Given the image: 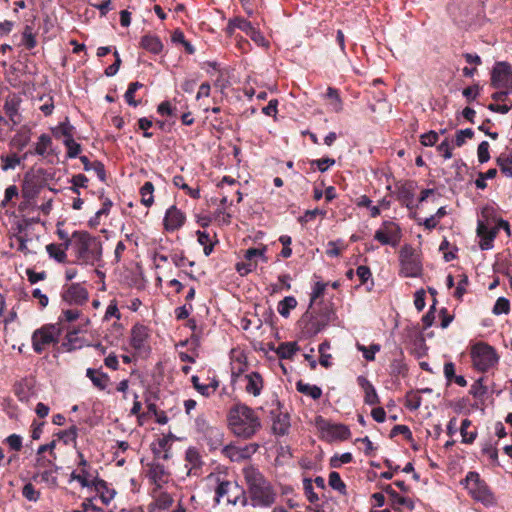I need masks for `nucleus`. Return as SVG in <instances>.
I'll return each instance as SVG.
<instances>
[{"label":"nucleus","instance_id":"obj_63","mask_svg":"<svg viewBox=\"0 0 512 512\" xmlns=\"http://www.w3.org/2000/svg\"><path fill=\"white\" fill-rule=\"evenodd\" d=\"M22 37H23V42H24L26 48L33 49L36 46V44H37L36 38L32 32V28L30 26L25 27Z\"/></svg>","mask_w":512,"mask_h":512},{"label":"nucleus","instance_id":"obj_18","mask_svg":"<svg viewBox=\"0 0 512 512\" xmlns=\"http://www.w3.org/2000/svg\"><path fill=\"white\" fill-rule=\"evenodd\" d=\"M90 487H93L100 494V499L104 504H109L115 496V491L109 489L106 481L93 475L90 480Z\"/></svg>","mask_w":512,"mask_h":512},{"label":"nucleus","instance_id":"obj_43","mask_svg":"<svg viewBox=\"0 0 512 512\" xmlns=\"http://www.w3.org/2000/svg\"><path fill=\"white\" fill-rule=\"evenodd\" d=\"M497 165L500 168V171L506 176V177H512V155L503 157L500 156L497 158Z\"/></svg>","mask_w":512,"mask_h":512},{"label":"nucleus","instance_id":"obj_39","mask_svg":"<svg viewBox=\"0 0 512 512\" xmlns=\"http://www.w3.org/2000/svg\"><path fill=\"white\" fill-rule=\"evenodd\" d=\"M328 483L331 488L340 492L341 494H346V484L342 481L340 474L338 472L332 471L329 474Z\"/></svg>","mask_w":512,"mask_h":512},{"label":"nucleus","instance_id":"obj_48","mask_svg":"<svg viewBox=\"0 0 512 512\" xmlns=\"http://www.w3.org/2000/svg\"><path fill=\"white\" fill-rule=\"evenodd\" d=\"M329 285L328 282L318 281L314 284L312 293L310 296V306L320 297L324 295L326 287Z\"/></svg>","mask_w":512,"mask_h":512},{"label":"nucleus","instance_id":"obj_17","mask_svg":"<svg viewBox=\"0 0 512 512\" xmlns=\"http://www.w3.org/2000/svg\"><path fill=\"white\" fill-rule=\"evenodd\" d=\"M148 338V329L146 326L136 324L131 330V346L138 351H142L145 348V344Z\"/></svg>","mask_w":512,"mask_h":512},{"label":"nucleus","instance_id":"obj_42","mask_svg":"<svg viewBox=\"0 0 512 512\" xmlns=\"http://www.w3.org/2000/svg\"><path fill=\"white\" fill-rule=\"evenodd\" d=\"M56 472L57 471H54V469H46L43 472H41L40 474L36 473L35 475H33L32 479L37 480L38 476H40L41 481H43L53 487H56L58 485L57 477L54 475Z\"/></svg>","mask_w":512,"mask_h":512},{"label":"nucleus","instance_id":"obj_45","mask_svg":"<svg viewBox=\"0 0 512 512\" xmlns=\"http://www.w3.org/2000/svg\"><path fill=\"white\" fill-rule=\"evenodd\" d=\"M357 348L359 351L362 352L363 357L367 361H373L375 359V354L380 350L379 344H371L369 347H366L361 344H357Z\"/></svg>","mask_w":512,"mask_h":512},{"label":"nucleus","instance_id":"obj_1","mask_svg":"<svg viewBox=\"0 0 512 512\" xmlns=\"http://www.w3.org/2000/svg\"><path fill=\"white\" fill-rule=\"evenodd\" d=\"M227 420L231 432L243 440L251 439L262 426L256 411L245 404L234 405L229 410Z\"/></svg>","mask_w":512,"mask_h":512},{"label":"nucleus","instance_id":"obj_12","mask_svg":"<svg viewBox=\"0 0 512 512\" xmlns=\"http://www.w3.org/2000/svg\"><path fill=\"white\" fill-rule=\"evenodd\" d=\"M511 66L506 62H497L491 73V86L496 89L508 88L511 82Z\"/></svg>","mask_w":512,"mask_h":512},{"label":"nucleus","instance_id":"obj_49","mask_svg":"<svg viewBox=\"0 0 512 512\" xmlns=\"http://www.w3.org/2000/svg\"><path fill=\"white\" fill-rule=\"evenodd\" d=\"M310 164L312 167L316 166L317 169L324 173L326 172L330 166L335 164V160L333 158L325 157L321 159L311 160Z\"/></svg>","mask_w":512,"mask_h":512},{"label":"nucleus","instance_id":"obj_9","mask_svg":"<svg viewBox=\"0 0 512 512\" xmlns=\"http://www.w3.org/2000/svg\"><path fill=\"white\" fill-rule=\"evenodd\" d=\"M315 425L330 440H347L351 435L348 426L331 423L322 416L315 418Z\"/></svg>","mask_w":512,"mask_h":512},{"label":"nucleus","instance_id":"obj_36","mask_svg":"<svg viewBox=\"0 0 512 512\" xmlns=\"http://www.w3.org/2000/svg\"><path fill=\"white\" fill-rule=\"evenodd\" d=\"M48 255L59 263L66 262V252L59 245L51 243L46 246Z\"/></svg>","mask_w":512,"mask_h":512},{"label":"nucleus","instance_id":"obj_33","mask_svg":"<svg viewBox=\"0 0 512 512\" xmlns=\"http://www.w3.org/2000/svg\"><path fill=\"white\" fill-rule=\"evenodd\" d=\"M173 504V498L168 493H161L154 502H152L148 508H156L157 511L167 510Z\"/></svg>","mask_w":512,"mask_h":512},{"label":"nucleus","instance_id":"obj_37","mask_svg":"<svg viewBox=\"0 0 512 512\" xmlns=\"http://www.w3.org/2000/svg\"><path fill=\"white\" fill-rule=\"evenodd\" d=\"M91 478H93V473L90 469L81 468L79 473L75 471L71 473V479L79 482L82 487H90Z\"/></svg>","mask_w":512,"mask_h":512},{"label":"nucleus","instance_id":"obj_22","mask_svg":"<svg viewBox=\"0 0 512 512\" xmlns=\"http://www.w3.org/2000/svg\"><path fill=\"white\" fill-rule=\"evenodd\" d=\"M148 476L158 486L166 483L168 480V473L165 467L158 462H152L148 465Z\"/></svg>","mask_w":512,"mask_h":512},{"label":"nucleus","instance_id":"obj_40","mask_svg":"<svg viewBox=\"0 0 512 512\" xmlns=\"http://www.w3.org/2000/svg\"><path fill=\"white\" fill-rule=\"evenodd\" d=\"M408 367L404 363L402 358H395L390 363V374L392 376H405L407 374Z\"/></svg>","mask_w":512,"mask_h":512},{"label":"nucleus","instance_id":"obj_6","mask_svg":"<svg viewBox=\"0 0 512 512\" xmlns=\"http://www.w3.org/2000/svg\"><path fill=\"white\" fill-rule=\"evenodd\" d=\"M465 483L471 496L475 500L482 502L486 506L493 505L495 503L491 490L486 483L480 479L477 472H468L465 478Z\"/></svg>","mask_w":512,"mask_h":512},{"label":"nucleus","instance_id":"obj_60","mask_svg":"<svg viewBox=\"0 0 512 512\" xmlns=\"http://www.w3.org/2000/svg\"><path fill=\"white\" fill-rule=\"evenodd\" d=\"M71 183L73 185L71 190L76 194H80L79 187L85 188L88 183V178L84 174H77L72 177Z\"/></svg>","mask_w":512,"mask_h":512},{"label":"nucleus","instance_id":"obj_41","mask_svg":"<svg viewBox=\"0 0 512 512\" xmlns=\"http://www.w3.org/2000/svg\"><path fill=\"white\" fill-rule=\"evenodd\" d=\"M470 425H471V421L469 419H464L461 423L460 433L462 436L463 443L471 444L474 442V440L477 437L476 431L467 432V429H468V427H470Z\"/></svg>","mask_w":512,"mask_h":512},{"label":"nucleus","instance_id":"obj_38","mask_svg":"<svg viewBox=\"0 0 512 512\" xmlns=\"http://www.w3.org/2000/svg\"><path fill=\"white\" fill-rule=\"evenodd\" d=\"M142 87H143V84L140 82H137V81L131 82L129 84L128 89L124 94V98L130 106L137 107L140 104V101L135 100L134 94L138 89H140Z\"/></svg>","mask_w":512,"mask_h":512},{"label":"nucleus","instance_id":"obj_24","mask_svg":"<svg viewBox=\"0 0 512 512\" xmlns=\"http://www.w3.org/2000/svg\"><path fill=\"white\" fill-rule=\"evenodd\" d=\"M247 380L246 384V392L252 394L254 396H258L261 393L263 388V379L262 376L258 372H252L245 376Z\"/></svg>","mask_w":512,"mask_h":512},{"label":"nucleus","instance_id":"obj_61","mask_svg":"<svg viewBox=\"0 0 512 512\" xmlns=\"http://www.w3.org/2000/svg\"><path fill=\"white\" fill-rule=\"evenodd\" d=\"M35 466L37 468L46 469H54V471H58L59 467L54 464L51 459L46 458L44 455H37Z\"/></svg>","mask_w":512,"mask_h":512},{"label":"nucleus","instance_id":"obj_7","mask_svg":"<svg viewBox=\"0 0 512 512\" xmlns=\"http://www.w3.org/2000/svg\"><path fill=\"white\" fill-rule=\"evenodd\" d=\"M223 498H226L228 504H246L245 492L236 482L222 481L218 484L215 489L216 503H219Z\"/></svg>","mask_w":512,"mask_h":512},{"label":"nucleus","instance_id":"obj_8","mask_svg":"<svg viewBox=\"0 0 512 512\" xmlns=\"http://www.w3.org/2000/svg\"><path fill=\"white\" fill-rule=\"evenodd\" d=\"M401 274L404 277H417L420 275L422 265L418 254L410 245H404L400 250Z\"/></svg>","mask_w":512,"mask_h":512},{"label":"nucleus","instance_id":"obj_21","mask_svg":"<svg viewBox=\"0 0 512 512\" xmlns=\"http://www.w3.org/2000/svg\"><path fill=\"white\" fill-rule=\"evenodd\" d=\"M185 460L187 462L188 475H198V472L202 466L201 455L197 448L189 447L185 453Z\"/></svg>","mask_w":512,"mask_h":512},{"label":"nucleus","instance_id":"obj_15","mask_svg":"<svg viewBox=\"0 0 512 512\" xmlns=\"http://www.w3.org/2000/svg\"><path fill=\"white\" fill-rule=\"evenodd\" d=\"M385 231L379 229L375 232L374 238L382 245L395 246L401 238V231L398 225L393 222L385 221L383 223Z\"/></svg>","mask_w":512,"mask_h":512},{"label":"nucleus","instance_id":"obj_52","mask_svg":"<svg viewBox=\"0 0 512 512\" xmlns=\"http://www.w3.org/2000/svg\"><path fill=\"white\" fill-rule=\"evenodd\" d=\"M352 460L353 456L349 452L343 453L340 456L334 455L330 460V466L333 468H339L342 464L350 463Z\"/></svg>","mask_w":512,"mask_h":512},{"label":"nucleus","instance_id":"obj_62","mask_svg":"<svg viewBox=\"0 0 512 512\" xmlns=\"http://www.w3.org/2000/svg\"><path fill=\"white\" fill-rule=\"evenodd\" d=\"M1 160L3 162L2 169L4 171L14 169L20 164V158L16 154L2 156Z\"/></svg>","mask_w":512,"mask_h":512},{"label":"nucleus","instance_id":"obj_20","mask_svg":"<svg viewBox=\"0 0 512 512\" xmlns=\"http://www.w3.org/2000/svg\"><path fill=\"white\" fill-rule=\"evenodd\" d=\"M358 385L363 389L365 393L364 402L368 405H376L380 403L378 394L372 385V383L364 376H358Z\"/></svg>","mask_w":512,"mask_h":512},{"label":"nucleus","instance_id":"obj_51","mask_svg":"<svg viewBox=\"0 0 512 512\" xmlns=\"http://www.w3.org/2000/svg\"><path fill=\"white\" fill-rule=\"evenodd\" d=\"M30 386L25 382H20L15 386V394L20 401H28L30 396Z\"/></svg>","mask_w":512,"mask_h":512},{"label":"nucleus","instance_id":"obj_11","mask_svg":"<svg viewBox=\"0 0 512 512\" xmlns=\"http://www.w3.org/2000/svg\"><path fill=\"white\" fill-rule=\"evenodd\" d=\"M61 297L68 305L81 306L88 301L89 293L80 283H72L63 287Z\"/></svg>","mask_w":512,"mask_h":512},{"label":"nucleus","instance_id":"obj_23","mask_svg":"<svg viewBox=\"0 0 512 512\" xmlns=\"http://www.w3.org/2000/svg\"><path fill=\"white\" fill-rule=\"evenodd\" d=\"M205 440L210 450H216L222 446L224 434L221 429L217 427H207L205 431Z\"/></svg>","mask_w":512,"mask_h":512},{"label":"nucleus","instance_id":"obj_55","mask_svg":"<svg viewBox=\"0 0 512 512\" xmlns=\"http://www.w3.org/2000/svg\"><path fill=\"white\" fill-rule=\"evenodd\" d=\"M468 284H469L468 276L466 274H461L460 280L458 281L455 292H454V297H456L458 300H461L463 295L466 293V288H467Z\"/></svg>","mask_w":512,"mask_h":512},{"label":"nucleus","instance_id":"obj_29","mask_svg":"<svg viewBox=\"0 0 512 512\" xmlns=\"http://www.w3.org/2000/svg\"><path fill=\"white\" fill-rule=\"evenodd\" d=\"M296 389L298 392L310 396L312 399L317 400L322 396V390L320 387L316 385H311L308 383H304L299 380L296 383Z\"/></svg>","mask_w":512,"mask_h":512},{"label":"nucleus","instance_id":"obj_56","mask_svg":"<svg viewBox=\"0 0 512 512\" xmlns=\"http://www.w3.org/2000/svg\"><path fill=\"white\" fill-rule=\"evenodd\" d=\"M80 316V311L78 309H66L62 311L61 316L59 317V322L57 324H62V322H73L77 320Z\"/></svg>","mask_w":512,"mask_h":512},{"label":"nucleus","instance_id":"obj_54","mask_svg":"<svg viewBox=\"0 0 512 512\" xmlns=\"http://www.w3.org/2000/svg\"><path fill=\"white\" fill-rule=\"evenodd\" d=\"M509 310H510V303H509L508 299H506L504 297H500L496 300V303L493 307V313L495 315L507 314V313H509Z\"/></svg>","mask_w":512,"mask_h":512},{"label":"nucleus","instance_id":"obj_53","mask_svg":"<svg viewBox=\"0 0 512 512\" xmlns=\"http://www.w3.org/2000/svg\"><path fill=\"white\" fill-rule=\"evenodd\" d=\"M499 231V227L497 225H495L494 227L492 228H489V232L487 234V239H485L484 241H480V248L482 250H489L493 247V241L497 235Z\"/></svg>","mask_w":512,"mask_h":512},{"label":"nucleus","instance_id":"obj_10","mask_svg":"<svg viewBox=\"0 0 512 512\" xmlns=\"http://www.w3.org/2000/svg\"><path fill=\"white\" fill-rule=\"evenodd\" d=\"M43 175V169H39L35 173L28 172L25 174L22 186V196L25 199L31 200L40 193L41 189L45 185Z\"/></svg>","mask_w":512,"mask_h":512},{"label":"nucleus","instance_id":"obj_16","mask_svg":"<svg viewBox=\"0 0 512 512\" xmlns=\"http://www.w3.org/2000/svg\"><path fill=\"white\" fill-rule=\"evenodd\" d=\"M185 219L184 213L173 205L166 211L164 217L165 229L168 231L177 230L184 224Z\"/></svg>","mask_w":512,"mask_h":512},{"label":"nucleus","instance_id":"obj_64","mask_svg":"<svg viewBox=\"0 0 512 512\" xmlns=\"http://www.w3.org/2000/svg\"><path fill=\"white\" fill-rule=\"evenodd\" d=\"M64 145L67 148V157L68 158H76L81 152V145L75 142L74 139L69 141H64Z\"/></svg>","mask_w":512,"mask_h":512},{"label":"nucleus","instance_id":"obj_57","mask_svg":"<svg viewBox=\"0 0 512 512\" xmlns=\"http://www.w3.org/2000/svg\"><path fill=\"white\" fill-rule=\"evenodd\" d=\"M109 381V376L106 373L100 371L96 374V377L92 378L93 385L99 390H105L108 386Z\"/></svg>","mask_w":512,"mask_h":512},{"label":"nucleus","instance_id":"obj_30","mask_svg":"<svg viewBox=\"0 0 512 512\" xmlns=\"http://www.w3.org/2000/svg\"><path fill=\"white\" fill-rule=\"evenodd\" d=\"M415 184L413 182H406L399 186L397 191V199L401 203H408L413 201L414 198Z\"/></svg>","mask_w":512,"mask_h":512},{"label":"nucleus","instance_id":"obj_19","mask_svg":"<svg viewBox=\"0 0 512 512\" xmlns=\"http://www.w3.org/2000/svg\"><path fill=\"white\" fill-rule=\"evenodd\" d=\"M173 438L174 436L172 434L159 438L157 444L152 448L154 456L163 460H169L171 458L170 450Z\"/></svg>","mask_w":512,"mask_h":512},{"label":"nucleus","instance_id":"obj_58","mask_svg":"<svg viewBox=\"0 0 512 512\" xmlns=\"http://www.w3.org/2000/svg\"><path fill=\"white\" fill-rule=\"evenodd\" d=\"M77 427L75 425L71 426L70 428L60 431L57 436L59 439H62L66 444L70 441H75L77 438Z\"/></svg>","mask_w":512,"mask_h":512},{"label":"nucleus","instance_id":"obj_32","mask_svg":"<svg viewBox=\"0 0 512 512\" xmlns=\"http://www.w3.org/2000/svg\"><path fill=\"white\" fill-rule=\"evenodd\" d=\"M52 146V139L47 134H41L35 146V154L45 156L49 153Z\"/></svg>","mask_w":512,"mask_h":512},{"label":"nucleus","instance_id":"obj_5","mask_svg":"<svg viewBox=\"0 0 512 512\" xmlns=\"http://www.w3.org/2000/svg\"><path fill=\"white\" fill-rule=\"evenodd\" d=\"M471 358L474 367L482 372L489 370L498 362L495 349L483 342H479L472 347Z\"/></svg>","mask_w":512,"mask_h":512},{"label":"nucleus","instance_id":"obj_4","mask_svg":"<svg viewBox=\"0 0 512 512\" xmlns=\"http://www.w3.org/2000/svg\"><path fill=\"white\" fill-rule=\"evenodd\" d=\"M61 333L62 327H60V324H48L37 329L32 335L34 351L40 354L51 344L58 343Z\"/></svg>","mask_w":512,"mask_h":512},{"label":"nucleus","instance_id":"obj_47","mask_svg":"<svg viewBox=\"0 0 512 512\" xmlns=\"http://www.w3.org/2000/svg\"><path fill=\"white\" fill-rule=\"evenodd\" d=\"M22 495L25 499L31 502H37L40 498V492L36 490L31 483L24 485L22 489Z\"/></svg>","mask_w":512,"mask_h":512},{"label":"nucleus","instance_id":"obj_13","mask_svg":"<svg viewBox=\"0 0 512 512\" xmlns=\"http://www.w3.org/2000/svg\"><path fill=\"white\" fill-rule=\"evenodd\" d=\"M259 445L256 443H250L244 447H236L234 445H226L222 449V454L229 458L233 462H240L248 459L257 452Z\"/></svg>","mask_w":512,"mask_h":512},{"label":"nucleus","instance_id":"obj_25","mask_svg":"<svg viewBox=\"0 0 512 512\" xmlns=\"http://www.w3.org/2000/svg\"><path fill=\"white\" fill-rule=\"evenodd\" d=\"M52 134L56 139L63 138V142L72 140L74 139V126L66 118L65 121L52 129Z\"/></svg>","mask_w":512,"mask_h":512},{"label":"nucleus","instance_id":"obj_14","mask_svg":"<svg viewBox=\"0 0 512 512\" xmlns=\"http://www.w3.org/2000/svg\"><path fill=\"white\" fill-rule=\"evenodd\" d=\"M272 420V432L277 436L287 435L291 427L290 415L280 409V403L277 402V408L270 412Z\"/></svg>","mask_w":512,"mask_h":512},{"label":"nucleus","instance_id":"obj_3","mask_svg":"<svg viewBox=\"0 0 512 512\" xmlns=\"http://www.w3.org/2000/svg\"><path fill=\"white\" fill-rule=\"evenodd\" d=\"M73 248L79 264L94 266L102 258V243L86 231H74Z\"/></svg>","mask_w":512,"mask_h":512},{"label":"nucleus","instance_id":"obj_31","mask_svg":"<svg viewBox=\"0 0 512 512\" xmlns=\"http://www.w3.org/2000/svg\"><path fill=\"white\" fill-rule=\"evenodd\" d=\"M298 350L299 347L296 342H284L278 346L276 353L281 359H292Z\"/></svg>","mask_w":512,"mask_h":512},{"label":"nucleus","instance_id":"obj_44","mask_svg":"<svg viewBox=\"0 0 512 512\" xmlns=\"http://www.w3.org/2000/svg\"><path fill=\"white\" fill-rule=\"evenodd\" d=\"M229 27L230 28H238V29L242 30L243 32H245V34L247 35L249 33V31L254 26L251 24V22L247 21L246 19L236 17L229 21Z\"/></svg>","mask_w":512,"mask_h":512},{"label":"nucleus","instance_id":"obj_2","mask_svg":"<svg viewBox=\"0 0 512 512\" xmlns=\"http://www.w3.org/2000/svg\"><path fill=\"white\" fill-rule=\"evenodd\" d=\"M245 480L248 484L253 506L269 507L275 502V493L271 484L265 479L258 469L249 466L243 469Z\"/></svg>","mask_w":512,"mask_h":512},{"label":"nucleus","instance_id":"obj_28","mask_svg":"<svg viewBox=\"0 0 512 512\" xmlns=\"http://www.w3.org/2000/svg\"><path fill=\"white\" fill-rule=\"evenodd\" d=\"M141 46L153 54H159L163 49L161 40L154 35L143 36L141 39Z\"/></svg>","mask_w":512,"mask_h":512},{"label":"nucleus","instance_id":"obj_50","mask_svg":"<svg viewBox=\"0 0 512 512\" xmlns=\"http://www.w3.org/2000/svg\"><path fill=\"white\" fill-rule=\"evenodd\" d=\"M421 400L418 392L410 391L406 395V407L410 410H417L421 406Z\"/></svg>","mask_w":512,"mask_h":512},{"label":"nucleus","instance_id":"obj_59","mask_svg":"<svg viewBox=\"0 0 512 512\" xmlns=\"http://www.w3.org/2000/svg\"><path fill=\"white\" fill-rule=\"evenodd\" d=\"M477 155H478V161L483 164L489 161L490 154H489V143L487 141H482L478 145L477 149Z\"/></svg>","mask_w":512,"mask_h":512},{"label":"nucleus","instance_id":"obj_27","mask_svg":"<svg viewBox=\"0 0 512 512\" xmlns=\"http://www.w3.org/2000/svg\"><path fill=\"white\" fill-rule=\"evenodd\" d=\"M20 105V99L16 95L8 96L5 99L4 110L10 121L13 122L14 125H17L19 121L16 119L18 115V109Z\"/></svg>","mask_w":512,"mask_h":512},{"label":"nucleus","instance_id":"obj_34","mask_svg":"<svg viewBox=\"0 0 512 512\" xmlns=\"http://www.w3.org/2000/svg\"><path fill=\"white\" fill-rule=\"evenodd\" d=\"M296 306H297V301H296L295 297L287 296L278 303L277 310L281 316L287 318L290 314V311L292 309H294Z\"/></svg>","mask_w":512,"mask_h":512},{"label":"nucleus","instance_id":"obj_46","mask_svg":"<svg viewBox=\"0 0 512 512\" xmlns=\"http://www.w3.org/2000/svg\"><path fill=\"white\" fill-rule=\"evenodd\" d=\"M265 250V247L262 249L249 248L245 252V260H247L248 262H257L256 258H261L264 262H266L267 258L265 257Z\"/></svg>","mask_w":512,"mask_h":512},{"label":"nucleus","instance_id":"obj_35","mask_svg":"<svg viewBox=\"0 0 512 512\" xmlns=\"http://www.w3.org/2000/svg\"><path fill=\"white\" fill-rule=\"evenodd\" d=\"M153 192L154 185L152 184V182H145L140 189L141 202L146 207H150L154 202Z\"/></svg>","mask_w":512,"mask_h":512},{"label":"nucleus","instance_id":"obj_26","mask_svg":"<svg viewBox=\"0 0 512 512\" xmlns=\"http://www.w3.org/2000/svg\"><path fill=\"white\" fill-rule=\"evenodd\" d=\"M79 159L82 162L85 171L93 170L101 182L106 181L105 167L102 162H90L87 156H79Z\"/></svg>","mask_w":512,"mask_h":512}]
</instances>
